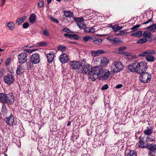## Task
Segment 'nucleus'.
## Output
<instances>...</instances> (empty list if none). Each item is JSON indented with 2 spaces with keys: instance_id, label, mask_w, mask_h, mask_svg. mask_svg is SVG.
I'll return each instance as SVG.
<instances>
[{
  "instance_id": "50",
  "label": "nucleus",
  "mask_w": 156,
  "mask_h": 156,
  "mask_svg": "<svg viewBox=\"0 0 156 156\" xmlns=\"http://www.w3.org/2000/svg\"><path fill=\"white\" fill-rule=\"evenodd\" d=\"M43 34L46 36H48L49 35V33L48 32V31L45 30H44L43 31Z\"/></svg>"
},
{
  "instance_id": "53",
  "label": "nucleus",
  "mask_w": 156,
  "mask_h": 156,
  "mask_svg": "<svg viewBox=\"0 0 156 156\" xmlns=\"http://www.w3.org/2000/svg\"><path fill=\"white\" fill-rule=\"evenodd\" d=\"M62 31H63L64 32H67V33L70 32V30H69L68 28H64L62 29Z\"/></svg>"
},
{
  "instance_id": "39",
  "label": "nucleus",
  "mask_w": 156,
  "mask_h": 156,
  "mask_svg": "<svg viewBox=\"0 0 156 156\" xmlns=\"http://www.w3.org/2000/svg\"><path fill=\"white\" fill-rule=\"evenodd\" d=\"M92 37L89 36L84 37H83V41L85 42H87L88 41H92Z\"/></svg>"
},
{
  "instance_id": "46",
  "label": "nucleus",
  "mask_w": 156,
  "mask_h": 156,
  "mask_svg": "<svg viewBox=\"0 0 156 156\" xmlns=\"http://www.w3.org/2000/svg\"><path fill=\"white\" fill-rule=\"evenodd\" d=\"M112 28L113 30V31L115 32H116L118 31V26L117 25H115L113 26L112 27Z\"/></svg>"
},
{
  "instance_id": "10",
  "label": "nucleus",
  "mask_w": 156,
  "mask_h": 156,
  "mask_svg": "<svg viewBox=\"0 0 156 156\" xmlns=\"http://www.w3.org/2000/svg\"><path fill=\"white\" fill-rule=\"evenodd\" d=\"M70 68L73 69H78L82 66V64L79 61H73L70 62Z\"/></svg>"
},
{
  "instance_id": "47",
  "label": "nucleus",
  "mask_w": 156,
  "mask_h": 156,
  "mask_svg": "<svg viewBox=\"0 0 156 156\" xmlns=\"http://www.w3.org/2000/svg\"><path fill=\"white\" fill-rule=\"evenodd\" d=\"M11 60V59L10 58H8L7 59L5 64L6 66H8L10 64V63Z\"/></svg>"
},
{
  "instance_id": "17",
  "label": "nucleus",
  "mask_w": 156,
  "mask_h": 156,
  "mask_svg": "<svg viewBox=\"0 0 156 156\" xmlns=\"http://www.w3.org/2000/svg\"><path fill=\"white\" fill-rule=\"evenodd\" d=\"M25 71V67L23 65L21 64L19 65L16 70V74L20 75L23 73Z\"/></svg>"
},
{
  "instance_id": "12",
  "label": "nucleus",
  "mask_w": 156,
  "mask_h": 156,
  "mask_svg": "<svg viewBox=\"0 0 156 156\" xmlns=\"http://www.w3.org/2000/svg\"><path fill=\"white\" fill-rule=\"evenodd\" d=\"M59 60L62 64L66 63L68 60V57L67 54L62 53L59 56Z\"/></svg>"
},
{
  "instance_id": "44",
  "label": "nucleus",
  "mask_w": 156,
  "mask_h": 156,
  "mask_svg": "<svg viewBox=\"0 0 156 156\" xmlns=\"http://www.w3.org/2000/svg\"><path fill=\"white\" fill-rule=\"evenodd\" d=\"M79 38V36L75 34H71V39L78 40Z\"/></svg>"
},
{
  "instance_id": "38",
  "label": "nucleus",
  "mask_w": 156,
  "mask_h": 156,
  "mask_svg": "<svg viewBox=\"0 0 156 156\" xmlns=\"http://www.w3.org/2000/svg\"><path fill=\"white\" fill-rule=\"evenodd\" d=\"M66 47L62 45L58 46L57 48V49L58 51L62 52L66 50Z\"/></svg>"
},
{
  "instance_id": "28",
  "label": "nucleus",
  "mask_w": 156,
  "mask_h": 156,
  "mask_svg": "<svg viewBox=\"0 0 156 156\" xmlns=\"http://www.w3.org/2000/svg\"><path fill=\"white\" fill-rule=\"evenodd\" d=\"M143 34V31L140 30L137 31L136 32L134 33L131 34V36H134L136 37H141Z\"/></svg>"
},
{
  "instance_id": "30",
  "label": "nucleus",
  "mask_w": 156,
  "mask_h": 156,
  "mask_svg": "<svg viewBox=\"0 0 156 156\" xmlns=\"http://www.w3.org/2000/svg\"><path fill=\"white\" fill-rule=\"evenodd\" d=\"M29 20L30 23H34L35 22L36 20V16L34 14L32 13L30 15Z\"/></svg>"
},
{
  "instance_id": "13",
  "label": "nucleus",
  "mask_w": 156,
  "mask_h": 156,
  "mask_svg": "<svg viewBox=\"0 0 156 156\" xmlns=\"http://www.w3.org/2000/svg\"><path fill=\"white\" fill-rule=\"evenodd\" d=\"M156 146H154L153 145H150L149 146L148 155L150 156H156Z\"/></svg>"
},
{
  "instance_id": "52",
  "label": "nucleus",
  "mask_w": 156,
  "mask_h": 156,
  "mask_svg": "<svg viewBox=\"0 0 156 156\" xmlns=\"http://www.w3.org/2000/svg\"><path fill=\"white\" fill-rule=\"evenodd\" d=\"M108 85L105 84L103 86L101 87V90H104L108 89Z\"/></svg>"
},
{
  "instance_id": "34",
  "label": "nucleus",
  "mask_w": 156,
  "mask_h": 156,
  "mask_svg": "<svg viewBox=\"0 0 156 156\" xmlns=\"http://www.w3.org/2000/svg\"><path fill=\"white\" fill-rule=\"evenodd\" d=\"M137 154L136 151L132 150L129 151L127 153V156H136Z\"/></svg>"
},
{
  "instance_id": "61",
  "label": "nucleus",
  "mask_w": 156,
  "mask_h": 156,
  "mask_svg": "<svg viewBox=\"0 0 156 156\" xmlns=\"http://www.w3.org/2000/svg\"><path fill=\"white\" fill-rule=\"evenodd\" d=\"M27 46L28 47H29V48H32L34 47V45H28Z\"/></svg>"
},
{
  "instance_id": "41",
  "label": "nucleus",
  "mask_w": 156,
  "mask_h": 156,
  "mask_svg": "<svg viewBox=\"0 0 156 156\" xmlns=\"http://www.w3.org/2000/svg\"><path fill=\"white\" fill-rule=\"evenodd\" d=\"M37 45L40 47H43L47 46V44L46 42L41 41L38 43Z\"/></svg>"
},
{
  "instance_id": "9",
  "label": "nucleus",
  "mask_w": 156,
  "mask_h": 156,
  "mask_svg": "<svg viewBox=\"0 0 156 156\" xmlns=\"http://www.w3.org/2000/svg\"><path fill=\"white\" fill-rule=\"evenodd\" d=\"M27 55L25 53H22L18 55V58L20 63H23L27 62Z\"/></svg>"
},
{
  "instance_id": "8",
  "label": "nucleus",
  "mask_w": 156,
  "mask_h": 156,
  "mask_svg": "<svg viewBox=\"0 0 156 156\" xmlns=\"http://www.w3.org/2000/svg\"><path fill=\"white\" fill-rule=\"evenodd\" d=\"M15 80L14 76L11 74H8L5 76L4 78L3 81L8 85L12 84Z\"/></svg>"
},
{
  "instance_id": "63",
  "label": "nucleus",
  "mask_w": 156,
  "mask_h": 156,
  "mask_svg": "<svg viewBox=\"0 0 156 156\" xmlns=\"http://www.w3.org/2000/svg\"><path fill=\"white\" fill-rule=\"evenodd\" d=\"M52 0H47V2L48 4L50 3Z\"/></svg>"
},
{
  "instance_id": "43",
  "label": "nucleus",
  "mask_w": 156,
  "mask_h": 156,
  "mask_svg": "<svg viewBox=\"0 0 156 156\" xmlns=\"http://www.w3.org/2000/svg\"><path fill=\"white\" fill-rule=\"evenodd\" d=\"M73 20L76 22V23L80 22L81 21L83 20L82 18H77V17H73Z\"/></svg>"
},
{
  "instance_id": "2",
  "label": "nucleus",
  "mask_w": 156,
  "mask_h": 156,
  "mask_svg": "<svg viewBox=\"0 0 156 156\" xmlns=\"http://www.w3.org/2000/svg\"><path fill=\"white\" fill-rule=\"evenodd\" d=\"M156 53L155 51L152 49H147L139 54L140 57H146V60L148 62H153L155 60L154 57L152 55Z\"/></svg>"
},
{
  "instance_id": "16",
  "label": "nucleus",
  "mask_w": 156,
  "mask_h": 156,
  "mask_svg": "<svg viewBox=\"0 0 156 156\" xmlns=\"http://www.w3.org/2000/svg\"><path fill=\"white\" fill-rule=\"evenodd\" d=\"M152 34L149 31H146L143 33L142 36L145 39H146L147 41L150 40L151 41L152 40Z\"/></svg>"
},
{
  "instance_id": "49",
  "label": "nucleus",
  "mask_w": 156,
  "mask_h": 156,
  "mask_svg": "<svg viewBox=\"0 0 156 156\" xmlns=\"http://www.w3.org/2000/svg\"><path fill=\"white\" fill-rule=\"evenodd\" d=\"M24 51L30 53H31L33 51H35V50L34 49L31 50V49H25Z\"/></svg>"
},
{
  "instance_id": "37",
  "label": "nucleus",
  "mask_w": 156,
  "mask_h": 156,
  "mask_svg": "<svg viewBox=\"0 0 156 156\" xmlns=\"http://www.w3.org/2000/svg\"><path fill=\"white\" fill-rule=\"evenodd\" d=\"M7 109L5 105H3L2 107V112L4 115L7 114Z\"/></svg>"
},
{
  "instance_id": "64",
  "label": "nucleus",
  "mask_w": 156,
  "mask_h": 156,
  "mask_svg": "<svg viewBox=\"0 0 156 156\" xmlns=\"http://www.w3.org/2000/svg\"><path fill=\"white\" fill-rule=\"evenodd\" d=\"M81 156H89V154H82Z\"/></svg>"
},
{
  "instance_id": "62",
  "label": "nucleus",
  "mask_w": 156,
  "mask_h": 156,
  "mask_svg": "<svg viewBox=\"0 0 156 156\" xmlns=\"http://www.w3.org/2000/svg\"><path fill=\"white\" fill-rule=\"evenodd\" d=\"M70 124H71L70 122L69 121L68 122L67 125V126H69L70 125Z\"/></svg>"
},
{
  "instance_id": "32",
  "label": "nucleus",
  "mask_w": 156,
  "mask_h": 156,
  "mask_svg": "<svg viewBox=\"0 0 156 156\" xmlns=\"http://www.w3.org/2000/svg\"><path fill=\"white\" fill-rule=\"evenodd\" d=\"M64 14L66 17H72L73 16V13L70 11H64Z\"/></svg>"
},
{
  "instance_id": "6",
  "label": "nucleus",
  "mask_w": 156,
  "mask_h": 156,
  "mask_svg": "<svg viewBox=\"0 0 156 156\" xmlns=\"http://www.w3.org/2000/svg\"><path fill=\"white\" fill-rule=\"evenodd\" d=\"M151 145L156 146V145L154 144H151L148 145L147 141L146 142L145 141L144 138L143 137L141 136L139 137L138 144V146L140 148L147 147L149 150L148 147H149V146Z\"/></svg>"
},
{
  "instance_id": "42",
  "label": "nucleus",
  "mask_w": 156,
  "mask_h": 156,
  "mask_svg": "<svg viewBox=\"0 0 156 156\" xmlns=\"http://www.w3.org/2000/svg\"><path fill=\"white\" fill-rule=\"evenodd\" d=\"M140 26V24H137L133 27L131 29V30H132V32H134L137 30V28L139 27Z\"/></svg>"
},
{
  "instance_id": "60",
  "label": "nucleus",
  "mask_w": 156,
  "mask_h": 156,
  "mask_svg": "<svg viewBox=\"0 0 156 156\" xmlns=\"http://www.w3.org/2000/svg\"><path fill=\"white\" fill-rule=\"evenodd\" d=\"M153 40L154 43H156V36L154 37Z\"/></svg>"
},
{
  "instance_id": "36",
  "label": "nucleus",
  "mask_w": 156,
  "mask_h": 156,
  "mask_svg": "<svg viewBox=\"0 0 156 156\" xmlns=\"http://www.w3.org/2000/svg\"><path fill=\"white\" fill-rule=\"evenodd\" d=\"M147 41L146 39H145L144 37L139 40L136 43L138 44H142L146 43Z\"/></svg>"
},
{
  "instance_id": "54",
  "label": "nucleus",
  "mask_w": 156,
  "mask_h": 156,
  "mask_svg": "<svg viewBox=\"0 0 156 156\" xmlns=\"http://www.w3.org/2000/svg\"><path fill=\"white\" fill-rule=\"evenodd\" d=\"M71 34L66 33L64 34V36L65 37H68L70 38H71Z\"/></svg>"
},
{
  "instance_id": "15",
  "label": "nucleus",
  "mask_w": 156,
  "mask_h": 156,
  "mask_svg": "<svg viewBox=\"0 0 156 156\" xmlns=\"http://www.w3.org/2000/svg\"><path fill=\"white\" fill-rule=\"evenodd\" d=\"M97 61H101V63L103 66H105L107 64L109 61L108 58L104 57H98L96 59Z\"/></svg>"
},
{
  "instance_id": "22",
  "label": "nucleus",
  "mask_w": 156,
  "mask_h": 156,
  "mask_svg": "<svg viewBox=\"0 0 156 156\" xmlns=\"http://www.w3.org/2000/svg\"><path fill=\"white\" fill-rule=\"evenodd\" d=\"M54 54L53 52H51L47 55V60L48 62L51 63L54 59Z\"/></svg>"
},
{
  "instance_id": "58",
  "label": "nucleus",
  "mask_w": 156,
  "mask_h": 156,
  "mask_svg": "<svg viewBox=\"0 0 156 156\" xmlns=\"http://www.w3.org/2000/svg\"><path fill=\"white\" fill-rule=\"evenodd\" d=\"M1 1L2 2V3L1 5V6H2L5 4V1H6V0H1Z\"/></svg>"
},
{
  "instance_id": "29",
  "label": "nucleus",
  "mask_w": 156,
  "mask_h": 156,
  "mask_svg": "<svg viewBox=\"0 0 156 156\" xmlns=\"http://www.w3.org/2000/svg\"><path fill=\"white\" fill-rule=\"evenodd\" d=\"M156 29V23L151 25L146 28V29L152 32H154Z\"/></svg>"
},
{
  "instance_id": "5",
  "label": "nucleus",
  "mask_w": 156,
  "mask_h": 156,
  "mask_svg": "<svg viewBox=\"0 0 156 156\" xmlns=\"http://www.w3.org/2000/svg\"><path fill=\"white\" fill-rule=\"evenodd\" d=\"M94 67H93L92 68L91 66L88 64L84 65L82 67L83 69L81 73L88 74L89 75V78L91 79V76H92L91 74H93L91 73H94L93 72L92 70Z\"/></svg>"
},
{
  "instance_id": "3",
  "label": "nucleus",
  "mask_w": 156,
  "mask_h": 156,
  "mask_svg": "<svg viewBox=\"0 0 156 156\" xmlns=\"http://www.w3.org/2000/svg\"><path fill=\"white\" fill-rule=\"evenodd\" d=\"M123 67V65L120 62L116 61L111 65V70L112 73H117L120 72L122 69Z\"/></svg>"
},
{
  "instance_id": "26",
  "label": "nucleus",
  "mask_w": 156,
  "mask_h": 156,
  "mask_svg": "<svg viewBox=\"0 0 156 156\" xmlns=\"http://www.w3.org/2000/svg\"><path fill=\"white\" fill-rule=\"evenodd\" d=\"M27 17L26 16H23L17 19L16 24L18 25L23 22L26 19Z\"/></svg>"
},
{
  "instance_id": "20",
  "label": "nucleus",
  "mask_w": 156,
  "mask_h": 156,
  "mask_svg": "<svg viewBox=\"0 0 156 156\" xmlns=\"http://www.w3.org/2000/svg\"><path fill=\"white\" fill-rule=\"evenodd\" d=\"M105 51L102 49H99L94 51H91V55L94 57H97L99 55L104 53Z\"/></svg>"
},
{
  "instance_id": "55",
  "label": "nucleus",
  "mask_w": 156,
  "mask_h": 156,
  "mask_svg": "<svg viewBox=\"0 0 156 156\" xmlns=\"http://www.w3.org/2000/svg\"><path fill=\"white\" fill-rule=\"evenodd\" d=\"M151 21H152V19H149V20H147L146 22H144V23H142L141 24H147L149 23Z\"/></svg>"
},
{
  "instance_id": "1",
  "label": "nucleus",
  "mask_w": 156,
  "mask_h": 156,
  "mask_svg": "<svg viewBox=\"0 0 156 156\" xmlns=\"http://www.w3.org/2000/svg\"><path fill=\"white\" fill-rule=\"evenodd\" d=\"M92 73L91 74V80L94 81L99 78L100 79L107 80L110 74V72L108 69H104L101 66H96L93 69Z\"/></svg>"
},
{
  "instance_id": "11",
  "label": "nucleus",
  "mask_w": 156,
  "mask_h": 156,
  "mask_svg": "<svg viewBox=\"0 0 156 156\" xmlns=\"http://www.w3.org/2000/svg\"><path fill=\"white\" fill-rule=\"evenodd\" d=\"M30 61L33 64H37L40 61V58L38 54L37 53L33 54L30 57Z\"/></svg>"
},
{
  "instance_id": "59",
  "label": "nucleus",
  "mask_w": 156,
  "mask_h": 156,
  "mask_svg": "<svg viewBox=\"0 0 156 156\" xmlns=\"http://www.w3.org/2000/svg\"><path fill=\"white\" fill-rule=\"evenodd\" d=\"M122 28V27H120V26H118V31L120 30Z\"/></svg>"
},
{
  "instance_id": "57",
  "label": "nucleus",
  "mask_w": 156,
  "mask_h": 156,
  "mask_svg": "<svg viewBox=\"0 0 156 156\" xmlns=\"http://www.w3.org/2000/svg\"><path fill=\"white\" fill-rule=\"evenodd\" d=\"M114 38L111 36L109 37H108V39L110 41H113V40Z\"/></svg>"
},
{
  "instance_id": "4",
  "label": "nucleus",
  "mask_w": 156,
  "mask_h": 156,
  "mask_svg": "<svg viewBox=\"0 0 156 156\" xmlns=\"http://www.w3.org/2000/svg\"><path fill=\"white\" fill-rule=\"evenodd\" d=\"M136 72L141 74L145 72L147 70V63L145 62L139 63L136 62Z\"/></svg>"
},
{
  "instance_id": "33",
  "label": "nucleus",
  "mask_w": 156,
  "mask_h": 156,
  "mask_svg": "<svg viewBox=\"0 0 156 156\" xmlns=\"http://www.w3.org/2000/svg\"><path fill=\"white\" fill-rule=\"evenodd\" d=\"M7 26L9 29L12 30L14 28L15 24L13 22H10L7 23Z\"/></svg>"
},
{
  "instance_id": "21",
  "label": "nucleus",
  "mask_w": 156,
  "mask_h": 156,
  "mask_svg": "<svg viewBox=\"0 0 156 156\" xmlns=\"http://www.w3.org/2000/svg\"><path fill=\"white\" fill-rule=\"evenodd\" d=\"M7 94L0 93V102L3 103H7Z\"/></svg>"
},
{
  "instance_id": "48",
  "label": "nucleus",
  "mask_w": 156,
  "mask_h": 156,
  "mask_svg": "<svg viewBox=\"0 0 156 156\" xmlns=\"http://www.w3.org/2000/svg\"><path fill=\"white\" fill-rule=\"evenodd\" d=\"M120 41L117 38H114L113 40V43L115 44H119V43Z\"/></svg>"
},
{
  "instance_id": "19",
  "label": "nucleus",
  "mask_w": 156,
  "mask_h": 156,
  "mask_svg": "<svg viewBox=\"0 0 156 156\" xmlns=\"http://www.w3.org/2000/svg\"><path fill=\"white\" fill-rule=\"evenodd\" d=\"M127 70L128 72H134L136 71V65L135 63H133L131 65H129L126 69Z\"/></svg>"
},
{
  "instance_id": "40",
  "label": "nucleus",
  "mask_w": 156,
  "mask_h": 156,
  "mask_svg": "<svg viewBox=\"0 0 156 156\" xmlns=\"http://www.w3.org/2000/svg\"><path fill=\"white\" fill-rule=\"evenodd\" d=\"M37 4L38 7L41 8L43 7L44 4V0H39Z\"/></svg>"
},
{
  "instance_id": "31",
  "label": "nucleus",
  "mask_w": 156,
  "mask_h": 156,
  "mask_svg": "<svg viewBox=\"0 0 156 156\" xmlns=\"http://www.w3.org/2000/svg\"><path fill=\"white\" fill-rule=\"evenodd\" d=\"M84 20H83L80 22L77 23V25L79 27L80 29H83L86 26V24L83 22Z\"/></svg>"
},
{
  "instance_id": "51",
  "label": "nucleus",
  "mask_w": 156,
  "mask_h": 156,
  "mask_svg": "<svg viewBox=\"0 0 156 156\" xmlns=\"http://www.w3.org/2000/svg\"><path fill=\"white\" fill-rule=\"evenodd\" d=\"M51 19L52 21H53L55 23H58L59 22L58 21L57 19H56L53 17H51Z\"/></svg>"
},
{
  "instance_id": "35",
  "label": "nucleus",
  "mask_w": 156,
  "mask_h": 156,
  "mask_svg": "<svg viewBox=\"0 0 156 156\" xmlns=\"http://www.w3.org/2000/svg\"><path fill=\"white\" fill-rule=\"evenodd\" d=\"M155 138L154 137L151 135H149V136L147 137L146 140L147 142H151L155 141Z\"/></svg>"
},
{
  "instance_id": "23",
  "label": "nucleus",
  "mask_w": 156,
  "mask_h": 156,
  "mask_svg": "<svg viewBox=\"0 0 156 156\" xmlns=\"http://www.w3.org/2000/svg\"><path fill=\"white\" fill-rule=\"evenodd\" d=\"M126 49V47H122L119 48L118 49V53L119 54H123L127 56H128L129 54V53H126V52H124Z\"/></svg>"
},
{
  "instance_id": "56",
  "label": "nucleus",
  "mask_w": 156,
  "mask_h": 156,
  "mask_svg": "<svg viewBox=\"0 0 156 156\" xmlns=\"http://www.w3.org/2000/svg\"><path fill=\"white\" fill-rule=\"evenodd\" d=\"M122 86L123 85L122 84H118L115 87L117 89H119L121 88Z\"/></svg>"
},
{
  "instance_id": "14",
  "label": "nucleus",
  "mask_w": 156,
  "mask_h": 156,
  "mask_svg": "<svg viewBox=\"0 0 156 156\" xmlns=\"http://www.w3.org/2000/svg\"><path fill=\"white\" fill-rule=\"evenodd\" d=\"M4 120L7 124L12 126L14 122V118L12 115L11 114L9 117L6 118Z\"/></svg>"
},
{
  "instance_id": "45",
  "label": "nucleus",
  "mask_w": 156,
  "mask_h": 156,
  "mask_svg": "<svg viewBox=\"0 0 156 156\" xmlns=\"http://www.w3.org/2000/svg\"><path fill=\"white\" fill-rule=\"evenodd\" d=\"M29 26V24L28 22H26L24 23L23 25V28L24 29H26Z\"/></svg>"
},
{
  "instance_id": "27",
  "label": "nucleus",
  "mask_w": 156,
  "mask_h": 156,
  "mask_svg": "<svg viewBox=\"0 0 156 156\" xmlns=\"http://www.w3.org/2000/svg\"><path fill=\"white\" fill-rule=\"evenodd\" d=\"M153 128L151 126H148L147 127V129L144 131V133L147 135H150L153 133Z\"/></svg>"
},
{
  "instance_id": "18",
  "label": "nucleus",
  "mask_w": 156,
  "mask_h": 156,
  "mask_svg": "<svg viewBox=\"0 0 156 156\" xmlns=\"http://www.w3.org/2000/svg\"><path fill=\"white\" fill-rule=\"evenodd\" d=\"M7 103L10 104H12L14 101V97L12 93L7 94Z\"/></svg>"
},
{
  "instance_id": "25",
  "label": "nucleus",
  "mask_w": 156,
  "mask_h": 156,
  "mask_svg": "<svg viewBox=\"0 0 156 156\" xmlns=\"http://www.w3.org/2000/svg\"><path fill=\"white\" fill-rule=\"evenodd\" d=\"M84 32L86 33H94L95 31L94 27H86L83 29Z\"/></svg>"
},
{
  "instance_id": "24",
  "label": "nucleus",
  "mask_w": 156,
  "mask_h": 156,
  "mask_svg": "<svg viewBox=\"0 0 156 156\" xmlns=\"http://www.w3.org/2000/svg\"><path fill=\"white\" fill-rule=\"evenodd\" d=\"M92 41L95 44L100 45L102 43V40L101 38L92 37Z\"/></svg>"
},
{
  "instance_id": "7",
  "label": "nucleus",
  "mask_w": 156,
  "mask_h": 156,
  "mask_svg": "<svg viewBox=\"0 0 156 156\" xmlns=\"http://www.w3.org/2000/svg\"><path fill=\"white\" fill-rule=\"evenodd\" d=\"M141 74V75L140 77V81L144 83L149 82L151 78V74L145 72H144Z\"/></svg>"
}]
</instances>
